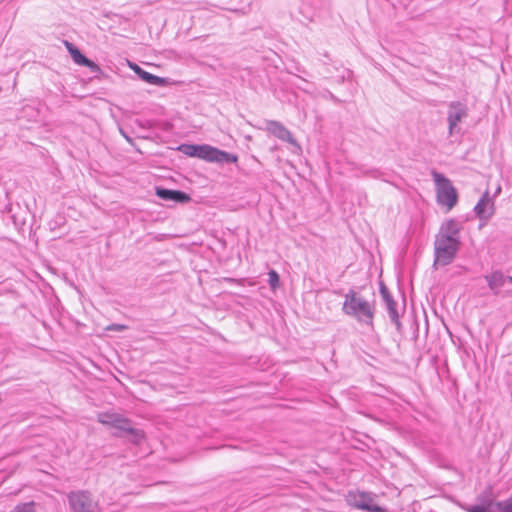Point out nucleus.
<instances>
[{"instance_id": "obj_21", "label": "nucleus", "mask_w": 512, "mask_h": 512, "mask_svg": "<svg viewBox=\"0 0 512 512\" xmlns=\"http://www.w3.org/2000/svg\"><path fill=\"white\" fill-rule=\"evenodd\" d=\"M506 281H508L512 285V277H506Z\"/></svg>"}, {"instance_id": "obj_6", "label": "nucleus", "mask_w": 512, "mask_h": 512, "mask_svg": "<svg viewBox=\"0 0 512 512\" xmlns=\"http://www.w3.org/2000/svg\"><path fill=\"white\" fill-rule=\"evenodd\" d=\"M348 503L355 509L368 512H386L384 508L374 502L372 496L365 492H354L348 495Z\"/></svg>"}, {"instance_id": "obj_13", "label": "nucleus", "mask_w": 512, "mask_h": 512, "mask_svg": "<svg viewBox=\"0 0 512 512\" xmlns=\"http://www.w3.org/2000/svg\"><path fill=\"white\" fill-rule=\"evenodd\" d=\"M486 280L491 290L498 292L500 288L505 284L506 277L500 272H494L487 275Z\"/></svg>"}, {"instance_id": "obj_4", "label": "nucleus", "mask_w": 512, "mask_h": 512, "mask_svg": "<svg viewBox=\"0 0 512 512\" xmlns=\"http://www.w3.org/2000/svg\"><path fill=\"white\" fill-rule=\"evenodd\" d=\"M68 500L72 512H101L98 503L87 492H71Z\"/></svg>"}, {"instance_id": "obj_12", "label": "nucleus", "mask_w": 512, "mask_h": 512, "mask_svg": "<svg viewBox=\"0 0 512 512\" xmlns=\"http://www.w3.org/2000/svg\"><path fill=\"white\" fill-rule=\"evenodd\" d=\"M467 115L466 108L460 103L452 104L449 113V130L453 132L454 127Z\"/></svg>"}, {"instance_id": "obj_2", "label": "nucleus", "mask_w": 512, "mask_h": 512, "mask_svg": "<svg viewBox=\"0 0 512 512\" xmlns=\"http://www.w3.org/2000/svg\"><path fill=\"white\" fill-rule=\"evenodd\" d=\"M343 310L346 314L355 316L360 321L372 324L374 313L371 305L354 291L346 294Z\"/></svg>"}, {"instance_id": "obj_18", "label": "nucleus", "mask_w": 512, "mask_h": 512, "mask_svg": "<svg viewBox=\"0 0 512 512\" xmlns=\"http://www.w3.org/2000/svg\"><path fill=\"white\" fill-rule=\"evenodd\" d=\"M12 512H35L32 503H26L17 506Z\"/></svg>"}, {"instance_id": "obj_19", "label": "nucleus", "mask_w": 512, "mask_h": 512, "mask_svg": "<svg viewBox=\"0 0 512 512\" xmlns=\"http://www.w3.org/2000/svg\"><path fill=\"white\" fill-rule=\"evenodd\" d=\"M127 327L125 325L121 324H114L106 327V330H115V331H122L125 330Z\"/></svg>"}, {"instance_id": "obj_14", "label": "nucleus", "mask_w": 512, "mask_h": 512, "mask_svg": "<svg viewBox=\"0 0 512 512\" xmlns=\"http://www.w3.org/2000/svg\"><path fill=\"white\" fill-rule=\"evenodd\" d=\"M138 75L146 82L155 85H162L165 83V79L141 70L138 66L133 67Z\"/></svg>"}, {"instance_id": "obj_7", "label": "nucleus", "mask_w": 512, "mask_h": 512, "mask_svg": "<svg viewBox=\"0 0 512 512\" xmlns=\"http://www.w3.org/2000/svg\"><path fill=\"white\" fill-rule=\"evenodd\" d=\"M97 418L98 421L103 425L111 426L130 433L134 432V429L130 425V420L120 414L102 412L98 414Z\"/></svg>"}, {"instance_id": "obj_1", "label": "nucleus", "mask_w": 512, "mask_h": 512, "mask_svg": "<svg viewBox=\"0 0 512 512\" xmlns=\"http://www.w3.org/2000/svg\"><path fill=\"white\" fill-rule=\"evenodd\" d=\"M460 226L454 220L446 221L435 241V266L448 265L455 257L459 248Z\"/></svg>"}, {"instance_id": "obj_10", "label": "nucleus", "mask_w": 512, "mask_h": 512, "mask_svg": "<svg viewBox=\"0 0 512 512\" xmlns=\"http://www.w3.org/2000/svg\"><path fill=\"white\" fill-rule=\"evenodd\" d=\"M156 195L166 201H174L179 203H186L190 201V196L179 190L157 189Z\"/></svg>"}, {"instance_id": "obj_17", "label": "nucleus", "mask_w": 512, "mask_h": 512, "mask_svg": "<svg viewBox=\"0 0 512 512\" xmlns=\"http://www.w3.org/2000/svg\"><path fill=\"white\" fill-rule=\"evenodd\" d=\"M496 507L501 511V512H512V497L510 499H508L507 501H504V502H498L496 504Z\"/></svg>"}, {"instance_id": "obj_9", "label": "nucleus", "mask_w": 512, "mask_h": 512, "mask_svg": "<svg viewBox=\"0 0 512 512\" xmlns=\"http://www.w3.org/2000/svg\"><path fill=\"white\" fill-rule=\"evenodd\" d=\"M65 46H66L67 50L69 51L73 61L76 64L81 65V66H86V67L90 68L91 71H93V72H99L100 71V67L96 63H94L93 61H91L88 58H86L80 52V50L77 47H75L72 43L66 41L65 42Z\"/></svg>"}, {"instance_id": "obj_11", "label": "nucleus", "mask_w": 512, "mask_h": 512, "mask_svg": "<svg viewBox=\"0 0 512 512\" xmlns=\"http://www.w3.org/2000/svg\"><path fill=\"white\" fill-rule=\"evenodd\" d=\"M267 130L269 133L273 134L275 137L287 141L290 143H294L295 140L291 134V132L284 127L281 123L277 121H270L267 124Z\"/></svg>"}, {"instance_id": "obj_20", "label": "nucleus", "mask_w": 512, "mask_h": 512, "mask_svg": "<svg viewBox=\"0 0 512 512\" xmlns=\"http://www.w3.org/2000/svg\"><path fill=\"white\" fill-rule=\"evenodd\" d=\"M468 511L469 512H487L486 508L484 506H480V505L473 506Z\"/></svg>"}, {"instance_id": "obj_15", "label": "nucleus", "mask_w": 512, "mask_h": 512, "mask_svg": "<svg viewBox=\"0 0 512 512\" xmlns=\"http://www.w3.org/2000/svg\"><path fill=\"white\" fill-rule=\"evenodd\" d=\"M199 146L194 144H183L179 146L178 150L189 157H199Z\"/></svg>"}, {"instance_id": "obj_16", "label": "nucleus", "mask_w": 512, "mask_h": 512, "mask_svg": "<svg viewBox=\"0 0 512 512\" xmlns=\"http://www.w3.org/2000/svg\"><path fill=\"white\" fill-rule=\"evenodd\" d=\"M268 275H269V284H270L272 290H276L278 288L279 282H280L279 275L274 270H271L268 273Z\"/></svg>"}, {"instance_id": "obj_5", "label": "nucleus", "mask_w": 512, "mask_h": 512, "mask_svg": "<svg viewBox=\"0 0 512 512\" xmlns=\"http://www.w3.org/2000/svg\"><path fill=\"white\" fill-rule=\"evenodd\" d=\"M199 159L215 163H236L238 156L227 153L216 147L203 144L199 146Z\"/></svg>"}, {"instance_id": "obj_3", "label": "nucleus", "mask_w": 512, "mask_h": 512, "mask_svg": "<svg viewBox=\"0 0 512 512\" xmlns=\"http://www.w3.org/2000/svg\"><path fill=\"white\" fill-rule=\"evenodd\" d=\"M433 179L436 185L438 203L445 206L448 211L451 210L458 201L456 189L453 187L449 179L437 172L433 173Z\"/></svg>"}, {"instance_id": "obj_8", "label": "nucleus", "mask_w": 512, "mask_h": 512, "mask_svg": "<svg viewBox=\"0 0 512 512\" xmlns=\"http://www.w3.org/2000/svg\"><path fill=\"white\" fill-rule=\"evenodd\" d=\"M475 213L477 216L484 221L487 220L494 214V202L489 197V193L486 192L475 206Z\"/></svg>"}]
</instances>
